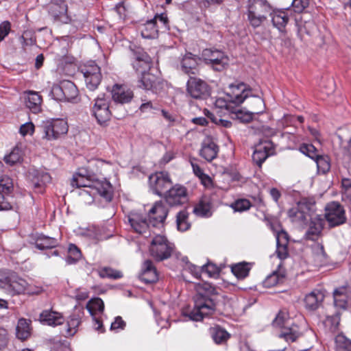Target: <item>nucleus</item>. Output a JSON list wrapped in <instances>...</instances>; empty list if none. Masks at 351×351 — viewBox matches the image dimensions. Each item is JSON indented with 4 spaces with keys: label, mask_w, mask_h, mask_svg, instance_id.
<instances>
[{
    "label": "nucleus",
    "mask_w": 351,
    "mask_h": 351,
    "mask_svg": "<svg viewBox=\"0 0 351 351\" xmlns=\"http://www.w3.org/2000/svg\"><path fill=\"white\" fill-rule=\"evenodd\" d=\"M104 164L102 160H95L89 163L87 167L78 169L73 175L71 185L79 189L77 192L81 197V201L84 204H90L94 202V195L97 193L106 202H109L113 197V189L111 184L106 179H98L97 172L94 171V167L98 168Z\"/></svg>",
    "instance_id": "1"
},
{
    "label": "nucleus",
    "mask_w": 351,
    "mask_h": 351,
    "mask_svg": "<svg viewBox=\"0 0 351 351\" xmlns=\"http://www.w3.org/2000/svg\"><path fill=\"white\" fill-rule=\"evenodd\" d=\"M314 210L315 202L308 198H302L295 206L288 210V216L294 223L304 226L310 221L305 237L311 241H316L319 238L324 224L321 215H313Z\"/></svg>",
    "instance_id": "2"
},
{
    "label": "nucleus",
    "mask_w": 351,
    "mask_h": 351,
    "mask_svg": "<svg viewBox=\"0 0 351 351\" xmlns=\"http://www.w3.org/2000/svg\"><path fill=\"white\" fill-rule=\"evenodd\" d=\"M195 287L197 293L193 298L194 308L185 314L191 320L197 322L214 311L215 304L210 296L217 294V292L216 288L209 283H199L195 285Z\"/></svg>",
    "instance_id": "3"
},
{
    "label": "nucleus",
    "mask_w": 351,
    "mask_h": 351,
    "mask_svg": "<svg viewBox=\"0 0 351 351\" xmlns=\"http://www.w3.org/2000/svg\"><path fill=\"white\" fill-rule=\"evenodd\" d=\"M272 325L280 329L278 337L288 343L296 341L302 335L300 326L294 323L286 310L278 312Z\"/></svg>",
    "instance_id": "4"
},
{
    "label": "nucleus",
    "mask_w": 351,
    "mask_h": 351,
    "mask_svg": "<svg viewBox=\"0 0 351 351\" xmlns=\"http://www.w3.org/2000/svg\"><path fill=\"white\" fill-rule=\"evenodd\" d=\"M149 246L150 256L158 262L171 257L174 245L162 234L153 232Z\"/></svg>",
    "instance_id": "5"
},
{
    "label": "nucleus",
    "mask_w": 351,
    "mask_h": 351,
    "mask_svg": "<svg viewBox=\"0 0 351 351\" xmlns=\"http://www.w3.org/2000/svg\"><path fill=\"white\" fill-rule=\"evenodd\" d=\"M271 5L267 0H248L247 19L250 24L256 28L267 19V14L271 11Z\"/></svg>",
    "instance_id": "6"
},
{
    "label": "nucleus",
    "mask_w": 351,
    "mask_h": 351,
    "mask_svg": "<svg viewBox=\"0 0 351 351\" xmlns=\"http://www.w3.org/2000/svg\"><path fill=\"white\" fill-rule=\"evenodd\" d=\"M131 229L136 233L145 238L152 237L153 231L151 224L147 221V217L141 213L136 211L130 212L125 217Z\"/></svg>",
    "instance_id": "7"
},
{
    "label": "nucleus",
    "mask_w": 351,
    "mask_h": 351,
    "mask_svg": "<svg viewBox=\"0 0 351 351\" xmlns=\"http://www.w3.org/2000/svg\"><path fill=\"white\" fill-rule=\"evenodd\" d=\"M223 89L226 98H223V100L226 103V109L231 108V104H235L236 106L241 104L249 97L250 90L247 89L245 84L243 83L237 85L230 84L228 90H226V88H223Z\"/></svg>",
    "instance_id": "8"
},
{
    "label": "nucleus",
    "mask_w": 351,
    "mask_h": 351,
    "mask_svg": "<svg viewBox=\"0 0 351 351\" xmlns=\"http://www.w3.org/2000/svg\"><path fill=\"white\" fill-rule=\"evenodd\" d=\"M86 86L90 91L96 90L101 83L102 75L100 67L93 61L88 62L80 69Z\"/></svg>",
    "instance_id": "9"
},
{
    "label": "nucleus",
    "mask_w": 351,
    "mask_h": 351,
    "mask_svg": "<svg viewBox=\"0 0 351 351\" xmlns=\"http://www.w3.org/2000/svg\"><path fill=\"white\" fill-rule=\"evenodd\" d=\"M42 128L47 140H54L66 134L69 127L65 120L57 119L43 121Z\"/></svg>",
    "instance_id": "10"
},
{
    "label": "nucleus",
    "mask_w": 351,
    "mask_h": 351,
    "mask_svg": "<svg viewBox=\"0 0 351 351\" xmlns=\"http://www.w3.org/2000/svg\"><path fill=\"white\" fill-rule=\"evenodd\" d=\"M149 182L152 192L159 197H162L172 184L170 176L166 171H159L152 174L149 177Z\"/></svg>",
    "instance_id": "11"
},
{
    "label": "nucleus",
    "mask_w": 351,
    "mask_h": 351,
    "mask_svg": "<svg viewBox=\"0 0 351 351\" xmlns=\"http://www.w3.org/2000/svg\"><path fill=\"white\" fill-rule=\"evenodd\" d=\"M1 286L10 295H19L25 293L27 282L19 277L15 273H10L3 279L0 280Z\"/></svg>",
    "instance_id": "12"
},
{
    "label": "nucleus",
    "mask_w": 351,
    "mask_h": 351,
    "mask_svg": "<svg viewBox=\"0 0 351 351\" xmlns=\"http://www.w3.org/2000/svg\"><path fill=\"white\" fill-rule=\"evenodd\" d=\"M325 210V218L330 227L338 226L346 222L345 210L339 202H332L328 204Z\"/></svg>",
    "instance_id": "13"
},
{
    "label": "nucleus",
    "mask_w": 351,
    "mask_h": 351,
    "mask_svg": "<svg viewBox=\"0 0 351 351\" xmlns=\"http://www.w3.org/2000/svg\"><path fill=\"white\" fill-rule=\"evenodd\" d=\"M165 83L159 77L147 72L138 77L137 86L145 90H150L153 93L160 94L165 88Z\"/></svg>",
    "instance_id": "14"
},
{
    "label": "nucleus",
    "mask_w": 351,
    "mask_h": 351,
    "mask_svg": "<svg viewBox=\"0 0 351 351\" xmlns=\"http://www.w3.org/2000/svg\"><path fill=\"white\" fill-rule=\"evenodd\" d=\"M187 195L186 188L183 185L176 184L171 186L162 197L170 206H177L184 204L187 201Z\"/></svg>",
    "instance_id": "15"
},
{
    "label": "nucleus",
    "mask_w": 351,
    "mask_h": 351,
    "mask_svg": "<svg viewBox=\"0 0 351 351\" xmlns=\"http://www.w3.org/2000/svg\"><path fill=\"white\" fill-rule=\"evenodd\" d=\"M92 111L100 125H103L110 120L111 113L109 110V99L104 94L99 95L95 99Z\"/></svg>",
    "instance_id": "16"
},
{
    "label": "nucleus",
    "mask_w": 351,
    "mask_h": 351,
    "mask_svg": "<svg viewBox=\"0 0 351 351\" xmlns=\"http://www.w3.org/2000/svg\"><path fill=\"white\" fill-rule=\"evenodd\" d=\"M131 53L132 65L135 71L141 75L147 73L151 68V58L141 48L132 49Z\"/></svg>",
    "instance_id": "17"
},
{
    "label": "nucleus",
    "mask_w": 351,
    "mask_h": 351,
    "mask_svg": "<svg viewBox=\"0 0 351 351\" xmlns=\"http://www.w3.org/2000/svg\"><path fill=\"white\" fill-rule=\"evenodd\" d=\"M187 92L195 99H204L210 95L206 83L197 77H190L186 84Z\"/></svg>",
    "instance_id": "18"
},
{
    "label": "nucleus",
    "mask_w": 351,
    "mask_h": 351,
    "mask_svg": "<svg viewBox=\"0 0 351 351\" xmlns=\"http://www.w3.org/2000/svg\"><path fill=\"white\" fill-rule=\"evenodd\" d=\"M168 213L169 210L162 201L156 202L148 213L149 221L152 227H163Z\"/></svg>",
    "instance_id": "19"
},
{
    "label": "nucleus",
    "mask_w": 351,
    "mask_h": 351,
    "mask_svg": "<svg viewBox=\"0 0 351 351\" xmlns=\"http://www.w3.org/2000/svg\"><path fill=\"white\" fill-rule=\"evenodd\" d=\"M111 93L112 100L117 104H128L134 97L133 91L123 85L114 84Z\"/></svg>",
    "instance_id": "20"
},
{
    "label": "nucleus",
    "mask_w": 351,
    "mask_h": 351,
    "mask_svg": "<svg viewBox=\"0 0 351 351\" xmlns=\"http://www.w3.org/2000/svg\"><path fill=\"white\" fill-rule=\"evenodd\" d=\"M25 106L34 114L41 110L42 97L38 92L27 90L24 93Z\"/></svg>",
    "instance_id": "21"
},
{
    "label": "nucleus",
    "mask_w": 351,
    "mask_h": 351,
    "mask_svg": "<svg viewBox=\"0 0 351 351\" xmlns=\"http://www.w3.org/2000/svg\"><path fill=\"white\" fill-rule=\"evenodd\" d=\"M39 320L43 324L51 326H56L63 324L64 317L61 313L49 309L44 310L40 314Z\"/></svg>",
    "instance_id": "22"
},
{
    "label": "nucleus",
    "mask_w": 351,
    "mask_h": 351,
    "mask_svg": "<svg viewBox=\"0 0 351 351\" xmlns=\"http://www.w3.org/2000/svg\"><path fill=\"white\" fill-rule=\"evenodd\" d=\"M324 299V293L321 290L314 289L305 296V306L308 310L315 311L321 305Z\"/></svg>",
    "instance_id": "23"
},
{
    "label": "nucleus",
    "mask_w": 351,
    "mask_h": 351,
    "mask_svg": "<svg viewBox=\"0 0 351 351\" xmlns=\"http://www.w3.org/2000/svg\"><path fill=\"white\" fill-rule=\"evenodd\" d=\"M269 14L271 18L274 27L277 28L280 32H285V27L289 19L285 11L282 10H274L271 8V11Z\"/></svg>",
    "instance_id": "24"
},
{
    "label": "nucleus",
    "mask_w": 351,
    "mask_h": 351,
    "mask_svg": "<svg viewBox=\"0 0 351 351\" xmlns=\"http://www.w3.org/2000/svg\"><path fill=\"white\" fill-rule=\"evenodd\" d=\"M141 279L146 283H153L158 280V273L152 261L146 260L143 263Z\"/></svg>",
    "instance_id": "25"
},
{
    "label": "nucleus",
    "mask_w": 351,
    "mask_h": 351,
    "mask_svg": "<svg viewBox=\"0 0 351 351\" xmlns=\"http://www.w3.org/2000/svg\"><path fill=\"white\" fill-rule=\"evenodd\" d=\"M255 103L256 104L260 106L261 108L254 112L245 111L241 109L237 110L233 112L235 114L236 118L240 120L241 122L248 123L253 119V116L254 114L262 113L265 108L263 100L258 97H256Z\"/></svg>",
    "instance_id": "26"
},
{
    "label": "nucleus",
    "mask_w": 351,
    "mask_h": 351,
    "mask_svg": "<svg viewBox=\"0 0 351 351\" xmlns=\"http://www.w3.org/2000/svg\"><path fill=\"white\" fill-rule=\"evenodd\" d=\"M288 243L289 240L287 234L284 231L278 232L276 235V253L280 260H284L288 256Z\"/></svg>",
    "instance_id": "27"
},
{
    "label": "nucleus",
    "mask_w": 351,
    "mask_h": 351,
    "mask_svg": "<svg viewBox=\"0 0 351 351\" xmlns=\"http://www.w3.org/2000/svg\"><path fill=\"white\" fill-rule=\"evenodd\" d=\"M199 60V58L191 53H186L181 60L182 71L187 74H195Z\"/></svg>",
    "instance_id": "28"
},
{
    "label": "nucleus",
    "mask_w": 351,
    "mask_h": 351,
    "mask_svg": "<svg viewBox=\"0 0 351 351\" xmlns=\"http://www.w3.org/2000/svg\"><path fill=\"white\" fill-rule=\"evenodd\" d=\"M218 152V146L210 138L206 139L200 150V155L208 161H211L216 158Z\"/></svg>",
    "instance_id": "29"
},
{
    "label": "nucleus",
    "mask_w": 351,
    "mask_h": 351,
    "mask_svg": "<svg viewBox=\"0 0 351 351\" xmlns=\"http://www.w3.org/2000/svg\"><path fill=\"white\" fill-rule=\"evenodd\" d=\"M51 176L49 173L43 170H36L34 173L32 183L35 190L39 193L43 192L44 186L51 182Z\"/></svg>",
    "instance_id": "30"
},
{
    "label": "nucleus",
    "mask_w": 351,
    "mask_h": 351,
    "mask_svg": "<svg viewBox=\"0 0 351 351\" xmlns=\"http://www.w3.org/2000/svg\"><path fill=\"white\" fill-rule=\"evenodd\" d=\"M222 179L226 180L229 185L231 182H243V177L240 174L234 164L224 167L221 173Z\"/></svg>",
    "instance_id": "31"
},
{
    "label": "nucleus",
    "mask_w": 351,
    "mask_h": 351,
    "mask_svg": "<svg viewBox=\"0 0 351 351\" xmlns=\"http://www.w3.org/2000/svg\"><path fill=\"white\" fill-rule=\"evenodd\" d=\"M84 312L82 310H78L73 312L69 317L67 320V328L66 332V336H73L77 332V328L80 324L81 317Z\"/></svg>",
    "instance_id": "32"
},
{
    "label": "nucleus",
    "mask_w": 351,
    "mask_h": 351,
    "mask_svg": "<svg viewBox=\"0 0 351 351\" xmlns=\"http://www.w3.org/2000/svg\"><path fill=\"white\" fill-rule=\"evenodd\" d=\"M335 306L339 308L346 309L348 306L347 288L341 287L333 292Z\"/></svg>",
    "instance_id": "33"
},
{
    "label": "nucleus",
    "mask_w": 351,
    "mask_h": 351,
    "mask_svg": "<svg viewBox=\"0 0 351 351\" xmlns=\"http://www.w3.org/2000/svg\"><path fill=\"white\" fill-rule=\"evenodd\" d=\"M230 268L232 273L238 279H244L248 276L252 265L250 263L243 261L231 265Z\"/></svg>",
    "instance_id": "34"
},
{
    "label": "nucleus",
    "mask_w": 351,
    "mask_h": 351,
    "mask_svg": "<svg viewBox=\"0 0 351 351\" xmlns=\"http://www.w3.org/2000/svg\"><path fill=\"white\" fill-rule=\"evenodd\" d=\"M158 25L154 23V20H149L141 27V35L145 38H155L158 34Z\"/></svg>",
    "instance_id": "35"
},
{
    "label": "nucleus",
    "mask_w": 351,
    "mask_h": 351,
    "mask_svg": "<svg viewBox=\"0 0 351 351\" xmlns=\"http://www.w3.org/2000/svg\"><path fill=\"white\" fill-rule=\"evenodd\" d=\"M270 155L269 148L266 145H259L256 147L252 154L254 163L261 167L263 163Z\"/></svg>",
    "instance_id": "36"
},
{
    "label": "nucleus",
    "mask_w": 351,
    "mask_h": 351,
    "mask_svg": "<svg viewBox=\"0 0 351 351\" xmlns=\"http://www.w3.org/2000/svg\"><path fill=\"white\" fill-rule=\"evenodd\" d=\"M16 337L21 340H25L30 336V322L21 318L19 320L16 328Z\"/></svg>",
    "instance_id": "37"
},
{
    "label": "nucleus",
    "mask_w": 351,
    "mask_h": 351,
    "mask_svg": "<svg viewBox=\"0 0 351 351\" xmlns=\"http://www.w3.org/2000/svg\"><path fill=\"white\" fill-rule=\"evenodd\" d=\"M64 99L67 101H71L78 96V90L73 82L69 80L62 81Z\"/></svg>",
    "instance_id": "38"
},
{
    "label": "nucleus",
    "mask_w": 351,
    "mask_h": 351,
    "mask_svg": "<svg viewBox=\"0 0 351 351\" xmlns=\"http://www.w3.org/2000/svg\"><path fill=\"white\" fill-rule=\"evenodd\" d=\"M296 24L298 26V32L299 36L302 38L306 34L308 36L313 35L317 31V25L313 21H304V23H299L296 19Z\"/></svg>",
    "instance_id": "39"
},
{
    "label": "nucleus",
    "mask_w": 351,
    "mask_h": 351,
    "mask_svg": "<svg viewBox=\"0 0 351 351\" xmlns=\"http://www.w3.org/2000/svg\"><path fill=\"white\" fill-rule=\"evenodd\" d=\"M176 225L179 231L184 232L191 228V223L189 221V213L183 209L179 211L176 215Z\"/></svg>",
    "instance_id": "40"
},
{
    "label": "nucleus",
    "mask_w": 351,
    "mask_h": 351,
    "mask_svg": "<svg viewBox=\"0 0 351 351\" xmlns=\"http://www.w3.org/2000/svg\"><path fill=\"white\" fill-rule=\"evenodd\" d=\"M202 58L207 64L215 65L219 64V51L212 48L205 49L202 51Z\"/></svg>",
    "instance_id": "41"
},
{
    "label": "nucleus",
    "mask_w": 351,
    "mask_h": 351,
    "mask_svg": "<svg viewBox=\"0 0 351 351\" xmlns=\"http://www.w3.org/2000/svg\"><path fill=\"white\" fill-rule=\"evenodd\" d=\"M313 160L316 162L318 172L325 174L329 171L330 160L328 156L318 154Z\"/></svg>",
    "instance_id": "42"
},
{
    "label": "nucleus",
    "mask_w": 351,
    "mask_h": 351,
    "mask_svg": "<svg viewBox=\"0 0 351 351\" xmlns=\"http://www.w3.org/2000/svg\"><path fill=\"white\" fill-rule=\"evenodd\" d=\"M58 241L55 238L47 236L39 237L36 241V246L38 249L44 250L53 248L58 245Z\"/></svg>",
    "instance_id": "43"
},
{
    "label": "nucleus",
    "mask_w": 351,
    "mask_h": 351,
    "mask_svg": "<svg viewBox=\"0 0 351 351\" xmlns=\"http://www.w3.org/2000/svg\"><path fill=\"white\" fill-rule=\"evenodd\" d=\"M341 199L351 207V180L343 178L341 180Z\"/></svg>",
    "instance_id": "44"
},
{
    "label": "nucleus",
    "mask_w": 351,
    "mask_h": 351,
    "mask_svg": "<svg viewBox=\"0 0 351 351\" xmlns=\"http://www.w3.org/2000/svg\"><path fill=\"white\" fill-rule=\"evenodd\" d=\"M140 100L141 101V104L140 105L138 110L141 113H153L155 110L158 109L156 104L153 101L148 99L146 96L141 97Z\"/></svg>",
    "instance_id": "45"
},
{
    "label": "nucleus",
    "mask_w": 351,
    "mask_h": 351,
    "mask_svg": "<svg viewBox=\"0 0 351 351\" xmlns=\"http://www.w3.org/2000/svg\"><path fill=\"white\" fill-rule=\"evenodd\" d=\"M82 258L80 250L74 244H70L66 261L68 264H75Z\"/></svg>",
    "instance_id": "46"
},
{
    "label": "nucleus",
    "mask_w": 351,
    "mask_h": 351,
    "mask_svg": "<svg viewBox=\"0 0 351 351\" xmlns=\"http://www.w3.org/2000/svg\"><path fill=\"white\" fill-rule=\"evenodd\" d=\"M99 276L101 278H110V279H119L123 277V274L121 271L114 269L109 267H104L101 268L99 271Z\"/></svg>",
    "instance_id": "47"
},
{
    "label": "nucleus",
    "mask_w": 351,
    "mask_h": 351,
    "mask_svg": "<svg viewBox=\"0 0 351 351\" xmlns=\"http://www.w3.org/2000/svg\"><path fill=\"white\" fill-rule=\"evenodd\" d=\"M201 271L203 274H206L210 278L217 279L219 276V267L210 262H208L206 264L202 266Z\"/></svg>",
    "instance_id": "48"
},
{
    "label": "nucleus",
    "mask_w": 351,
    "mask_h": 351,
    "mask_svg": "<svg viewBox=\"0 0 351 351\" xmlns=\"http://www.w3.org/2000/svg\"><path fill=\"white\" fill-rule=\"evenodd\" d=\"M21 159L22 153L21 149L18 147L14 148L10 154L4 157V161L10 165H14L16 163L21 162Z\"/></svg>",
    "instance_id": "49"
},
{
    "label": "nucleus",
    "mask_w": 351,
    "mask_h": 351,
    "mask_svg": "<svg viewBox=\"0 0 351 351\" xmlns=\"http://www.w3.org/2000/svg\"><path fill=\"white\" fill-rule=\"evenodd\" d=\"M152 20H154V23L158 25V29H169V19L166 13L156 14Z\"/></svg>",
    "instance_id": "50"
},
{
    "label": "nucleus",
    "mask_w": 351,
    "mask_h": 351,
    "mask_svg": "<svg viewBox=\"0 0 351 351\" xmlns=\"http://www.w3.org/2000/svg\"><path fill=\"white\" fill-rule=\"evenodd\" d=\"M86 308L90 313L93 315L96 311L103 312L104 309V304L101 298H97L90 300L88 303Z\"/></svg>",
    "instance_id": "51"
},
{
    "label": "nucleus",
    "mask_w": 351,
    "mask_h": 351,
    "mask_svg": "<svg viewBox=\"0 0 351 351\" xmlns=\"http://www.w3.org/2000/svg\"><path fill=\"white\" fill-rule=\"evenodd\" d=\"M283 277L280 276L278 272L274 271L270 275L267 276V278L263 282V286L267 288H270L276 286L280 282L282 281Z\"/></svg>",
    "instance_id": "52"
},
{
    "label": "nucleus",
    "mask_w": 351,
    "mask_h": 351,
    "mask_svg": "<svg viewBox=\"0 0 351 351\" xmlns=\"http://www.w3.org/2000/svg\"><path fill=\"white\" fill-rule=\"evenodd\" d=\"M13 188V182L10 178L7 176H0V193L8 194L11 192Z\"/></svg>",
    "instance_id": "53"
},
{
    "label": "nucleus",
    "mask_w": 351,
    "mask_h": 351,
    "mask_svg": "<svg viewBox=\"0 0 351 351\" xmlns=\"http://www.w3.org/2000/svg\"><path fill=\"white\" fill-rule=\"evenodd\" d=\"M210 206L208 203L200 202L197 204L194 209V213L200 217H208L210 215Z\"/></svg>",
    "instance_id": "54"
},
{
    "label": "nucleus",
    "mask_w": 351,
    "mask_h": 351,
    "mask_svg": "<svg viewBox=\"0 0 351 351\" xmlns=\"http://www.w3.org/2000/svg\"><path fill=\"white\" fill-rule=\"evenodd\" d=\"M335 341L338 351H351V341L345 336H337Z\"/></svg>",
    "instance_id": "55"
},
{
    "label": "nucleus",
    "mask_w": 351,
    "mask_h": 351,
    "mask_svg": "<svg viewBox=\"0 0 351 351\" xmlns=\"http://www.w3.org/2000/svg\"><path fill=\"white\" fill-rule=\"evenodd\" d=\"M250 202L246 199H240L236 200L231 204V207L235 212H243L247 210L251 207Z\"/></svg>",
    "instance_id": "56"
},
{
    "label": "nucleus",
    "mask_w": 351,
    "mask_h": 351,
    "mask_svg": "<svg viewBox=\"0 0 351 351\" xmlns=\"http://www.w3.org/2000/svg\"><path fill=\"white\" fill-rule=\"evenodd\" d=\"M300 151L313 160L318 155L317 149L312 144H302L300 147Z\"/></svg>",
    "instance_id": "57"
},
{
    "label": "nucleus",
    "mask_w": 351,
    "mask_h": 351,
    "mask_svg": "<svg viewBox=\"0 0 351 351\" xmlns=\"http://www.w3.org/2000/svg\"><path fill=\"white\" fill-rule=\"evenodd\" d=\"M63 85L62 82H60V84H55L52 86L50 95L54 99L57 101H65L64 99V90L62 89Z\"/></svg>",
    "instance_id": "58"
},
{
    "label": "nucleus",
    "mask_w": 351,
    "mask_h": 351,
    "mask_svg": "<svg viewBox=\"0 0 351 351\" xmlns=\"http://www.w3.org/2000/svg\"><path fill=\"white\" fill-rule=\"evenodd\" d=\"M309 4V0H293L291 6L295 12H302Z\"/></svg>",
    "instance_id": "59"
},
{
    "label": "nucleus",
    "mask_w": 351,
    "mask_h": 351,
    "mask_svg": "<svg viewBox=\"0 0 351 351\" xmlns=\"http://www.w3.org/2000/svg\"><path fill=\"white\" fill-rule=\"evenodd\" d=\"M9 343V334L6 329L0 327V350L5 348Z\"/></svg>",
    "instance_id": "60"
},
{
    "label": "nucleus",
    "mask_w": 351,
    "mask_h": 351,
    "mask_svg": "<svg viewBox=\"0 0 351 351\" xmlns=\"http://www.w3.org/2000/svg\"><path fill=\"white\" fill-rule=\"evenodd\" d=\"M224 136L227 138L228 142L224 144V147L226 149V152L223 154V157L227 159H232L234 154V147L231 141H229L228 137L226 136V134H223Z\"/></svg>",
    "instance_id": "61"
},
{
    "label": "nucleus",
    "mask_w": 351,
    "mask_h": 351,
    "mask_svg": "<svg viewBox=\"0 0 351 351\" xmlns=\"http://www.w3.org/2000/svg\"><path fill=\"white\" fill-rule=\"evenodd\" d=\"M34 132V125L32 122L23 124L19 129L20 134L25 136L27 134L32 135Z\"/></svg>",
    "instance_id": "62"
},
{
    "label": "nucleus",
    "mask_w": 351,
    "mask_h": 351,
    "mask_svg": "<svg viewBox=\"0 0 351 351\" xmlns=\"http://www.w3.org/2000/svg\"><path fill=\"white\" fill-rule=\"evenodd\" d=\"M10 28L11 24L8 21H5L0 24V42L8 35Z\"/></svg>",
    "instance_id": "63"
},
{
    "label": "nucleus",
    "mask_w": 351,
    "mask_h": 351,
    "mask_svg": "<svg viewBox=\"0 0 351 351\" xmlns=\"http://www.w3.org/2000/svg\"><path fill=\"white\" fill-rule=\"evenodd\" d=\"M126 326L125 322L123 320L122 317L117 316L115 317L114 321L111 324V330H123Z\"/></svg>",
    "instance_id": "64"
}]
</instances>
